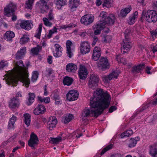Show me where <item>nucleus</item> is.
Wrapping results in <instances>:
<instances>
[{"label": "nucleus", "instance_id": "31", "mask_svg": "<svg viewBox=\"0 0 157 157\" xmlns=\"http://www.w3.org/2000/svg\"><path fill=\"white\" fill-rule=\"evenodd\" d=\"M73 81V79L72 78L66 76L63 80V82L64 85L70 86L72 83Z\"/></svg>", "mask_w": 157, "mask_h": 157}, {"label": "nucleus", "instance_id": "28", "mask_svg": "<svg viewBox=\"0 0 157 157\" xmlns=\"http://www.w3.org/2000/svg\"><path fill=\"white\" fill-rule=\"evenodd\" d=\"M144 67V64H140L137 66L133 67L132 71L133 73H139Z\"/></svg>", "mask_w": 157, "mask_h": 157}, {"label": "nucleus", "instance_id": "4", "mask_svg": "<svg viewBox=\"0 0 157 157\" xmlns=\"http://www.w3.org/2000/svg\"><path fill=\"white\" fill-rule=\"evenodd\" d=\"M17 8L15 4L10 3L4 8V14L7 17H10L11 15L14 14Z\"/></svg>", "mask_w": 157, "mask_h": 157}, {"label": "nucleus", "instance_id": "17", "mask_svg": "<svg viewBox=\"0 0 157 157\" xmlns=\"http://www.w3.org/2000/svg\"><path fill=\"white\" fill-rule=\"evenodd\" d=\"M57 123V120L55 117H50L47 123L48 128L50 130H52L53 128L55 127Z\"/></svg>", "mask_w": 157, "mask_h": 157}, {"label": "nucleus", "instance_id": "26", "mask_svg": "<svg viewBox=\"0 0 157 157\" xmlns=\"http://www.w3.org/2000/svg\"><path fill=\"white\" fill-rule=\"evenodd\" d=\"M115 17L114 15L110 14L105 19V21L108 25H112L113 24Z\"/></svg>", "mask_w": 157, "mask_h": 157}, {"label": "nucleus", "instance_id": "52", "mask_svg": "<svg viewBox=\"0 0 157 157\" xmlns=\"http://www.w3.org/2000/svg\"><path fill=\"white\" fill-rule=\"evenodd\" d=\"M100 16L103 19L105 20H105L106 17L107 16V13L105 12H102L100 14Z\"/></svg>", "mask_w": 157, "mask_h": 157}, {"label": "nucleus", "instance_id": "3", "mask_svg": "<svg viewBox=\"0 0 157 157\" xmlns=\"http://www.w3.org/2000/svg\"><path fill=\"white\" fill-rule=\"evenodd\" d=\"M141 20H145L148 22H156L157 21V14L153 10H143L142 12Z\"/></svg>", "mask_w": 157, "mask_h": 157}, {"label": "nucleus", "instance_id": "2", "mask_svg": "<svg viewBox=\"0 0 157 157\" xmlns=\"http://www.w3.org/2000/svg\"><path fill=\"white\" fill-rule=\"evenodd\" d=\"M13 63L16 69L15 70H11L7 71L3 80H5L6 82L8 85L15 86L18 80H20L28 87L30 83L28 78V68L25 67L21 60L14 61Z\"/></svg>", "mask_w": 157, "mask_h": 157}, {"label": "nucleus", "instance_id": "47", "mask_svg": "<svg viewBox=\"0 0 157 157\" xmlns=\"http://www.w3.org/2000/svg\"><path fill=\"white\" fill-rule=\"evenodd\" d=\"M66 0H57L56 4L62 6L66 4Z\"/></svg>", "mask_w": 157, "mask_h": 157}, {"label": "nucleus", "instance_id": "51", "mask_svg": "<svg viewBox=\"0 0 157 157\" xmlns=\"http://www.w3.org/2000/svg\"><path fill=\"white\" fill-rule=\"evenodd\" d=\"M111 36H110L106 35L105 36L104 38V42L105 43L110 42L111 40Z\"/></svg>", "mask_w": 157, "mask_h": 157}, {"label": "nucleus", "instance_id": "11", "mask_svg": "<svg viewBox=\"0 0 157 157\" xmlns=\"http://www.w3.org/2000/svg\"><path fill=\"white\" fill-rule=\"evenodd\" d=\"M90 50V44L88 42L84 41L81 43L80 51L82 54L88 53Z\"/></svg>", "mask_w": 157, "mask_h": 157}, {"label": "nucleus", "instance_id": "59", "mask_svg": "<svg viewBox=\"0 0 157 157\" xmlns=\"http://www.w3.org/2000/svg\"><path fill=\"white\" fill-rule=\"evenodd\" d=\"M94 40L93 43L92 44V45L93 47L94 46L97 42L98 40V38L97 37L94 36L93 38Z\"/></svg>", "mask_w": 157, "mask_h": 157}, {"label": "nucleus", "instance_id": "46", "mask_svg": "<svg viewBox=\"0 0 157 157\" xmlns=\"http://www.w3.org/2000/svg\"><path fill=\"white\" fill-rule=\"evenodd\" d=\"M38 75V74L37 71H35L33 72L32 77V80L33 82H34L37 80Z\"/></svg>", "mask_w": 157, "mask_h": 157}, {"label": "nucleus", "instance_id": "61", "mask_svg": "<svg viewBox=\"0 0 157 157\" xmlns=\"http://www.w3.org/2000/svg\"><path fill=\"white\" fill-rule=\"evenodd\" d=\"M48 63L50 64H51L52 63V56H48Z\"/></svg>", "mask_w": 157, "mask_h": 157}, {"label": "nucleus", "instance_id": "45", "mask_svg": "<svg viewBox=\"0 0 157 157\" xmlns=\"http://www.w3.org/2000/svg\"><path fill=\"white\" fill-rule=\"evenodd\" d=\"M34 2V0H28L26 3V7L28 8L31 9L32 6Z\"/></svg>", "mask_w": 157, "mask_h": 157}, {"label": "nucleus", "instance_id": "42", "mask_svg": "<svg viewBox=\"0 0 157 157\" xmlns=\"http://www.w3.org/2000/svg\"><path fill=\"white\" fill-rule=\"evenodd\" d=\"M113 145L110 144L104 148L101 151L100 153V155H103L106 151L111 149L113 148Z\"/></svg>", "mask_w": 157, "mask_h": 157}, {"label": "nucleus", "instance_id": "10", "mask_svg": "<svg viewBox=\"0 0 157 157\" xmlns=\"http://www.w3.org/2000/svg\"><path fill=\"white\" fill-rule=\"evenodd\" d=\"M94 19L89 15H86L82 17L80 20L81 23L85 25H87L93 21Z\"/></svg>", "mask_w": 157, "mask_h": 157}, {"label": "nucleus", "instance_id": "18", "mask_svg": "<svg viewBox=\"0 0 157 157\" xmlns=\"http://www.w3.org/2000/svg\"><path fill=\"white\" fill-rule=\"evenodd\" d=\"M46 111L45 106L42 105H38L33 111V113L35 115L43 114Z\"/></svg>", "mask_w": 157, "mask_h": 157}, {"label": "nucleus", "instance_id": "19", "mask_svg": "<svg viewBox=\"0 0 157 157\" xmlns=\"http://www.w3.org/2000/svg\"><path fill=\"white\" fill-rule=\"evenodd\" d=\"M101 55V49L100 48L95 47L93 50L92 58L94 61L97 60Z\"/></svg>", "mask_w": 157, "mask_h": 157}, {"label": "nucleus", "instance_id": "30", "mask_svg": "<svg viewBox=\"0 0 157 157\" xmlns=\"http://www.w3.org/2000/svg\"><path fill=\"white\" fill-rule=\"evenodd\" d=\"M138 15V12L136 11L134 14L129 17L128 22L130 25H132L134 23L135 20L136 18H137Z\"/></svg>", "mask_w": 157, "mask_h": 157}, {"label": "nucleus", "instance_id": "5", "mask_svg": "<svg viewBox=\"0 0 157 157\" xmlns=\"http://www.w3.org/2000/svg\"><path fill=\"white\" fill-rule=\"evenodd\" d=\"M123 43L121 45V51L123 53L129 52L132 46V44L129 38L126 37L123 40Z\"/></svg>", "mask_w": 157, "mask_h": 157}, {"label": "nucleus", "instance_id": "43", "mask_svg": "<svg viewBox=\"0 0 157 157\" xmlns=\"http://www.w3.org/2000/svg\"><path fill=\"white\" fill-rule=\"evenodd\" d=\"M42 27V24H40L38 27V30L36 33L35 35V36L38 39H40V34L41 32V29Z\"/></svg>", "mask_w": 157, "mask_h": 157}, {"label": "nucleus", "instance_id": "39", "mask_svg": "<svg viewBox=\"0 0 157 157\" xmlns=\"http://www.w3.org/2000/svg\"><path fill=\"white\" fill-rule=\"evenodd\" d=\"M73 118V115L72 114H70L68 115L65 117L63 122L64 123L66 124L70 121Z\"/></svg>", "mask_w": 157, "mask_h": 157}, {"label": "nucleus", "instance_id": "15", "mask_svg": "<svg viewBox=\"0 0 157 157\" xmlns=\"http://www.w3.org/2000/svg\"><path fill=\"white\" fill-rule=\"evenodd\" d=\"M118 75V73L115 71H113L108 75H104L102 77L103 81L105 82H108L113 78H117Z\"/></svg>", "mask_w": 157, "mask_h": 157}, {"label": "nucleus", "instance_id": "22", "mask_svg": "<svg viewBox=\"0 0 157 157\" xmlns=\"http://www.w3.org/2000/svg\"><path fill=\"white\" fill-rule=\"evenodd\" d=\"M26 52V48H21L15 54L16 58L17 59H21L25 55Z\"/></svg>", "mask_w": 157, "mask_h": 157}, {"label": "nucleus", "instance_id": "25", "mask_svg": "<svg viewBox=\"0 0 157 157\" xmlns=\"http://www.w3.org/2000/svg\"><path fill=\"white\" fill-rule=\"evenodd\" d=\"M66 69L68 72H74L77 69V66L72 63L68 64L66 66Z\"/></svg>", "mask_w": 157, "mask_h": 157}, {"label": "nucleus", "instance_id": "34", "mask_svg": "<svg viewBox=\"0 0 157 157\" xmlns=\"http://www.w3.org/2000/svg\"><path fill=\"white\" fill-rule=\"evenodd\" d=\"M41 47L38 45L36 47L33 48L31 50L32 53L34 55H37L41 49Z\"/></svg>", "mask_w": 157, "mask_h": 157}, {"label": "nucleus", "instance_id": "13", "mask_svg": "<svg viewBox=\"0 0 157 157\" xmlns=\"http://www.w3.org/2000/svg\"><path fill=\"white\" fill-rule=\"evenodd\" d=\"M48 1V0H41L38 2V5L42 13H44L48 10V7L47 5V3Z\"/></svg>", "mask_w": 157, "mask_h": 157}, {"label": "nucleus", "instance_id": "32", "mask_svg": "<svg viewBox=\"0 0 157 157\" xmlns=\"http://www.w3.org/2000/svg\"><path fill=\"white\" fill-rule=\"evenodd\" d=\"M133 132L132 130H129L122 133L120 136L121 138H123L125 137H128L132 135Z\"/></svg>", "mask_w": 157, "mask_h": 157}, {"label": "nucleus", "instance_id": "24", "mask_svg": "<svg viewBox=\"0 0 157 157\" xmlns=\"http://www.w3.org/2000/svg\"><path fill=\"white\" fill-rule=\"evenodd\" d=\"M132 8L131 6L122 9L120 11L119 16L120 17H125L127 14L130 12Z\"/></svg>", "mask_w": 157, "mask_h": 157}, {"label": "nucleus", "instance_id": "60", "mask_svg": "<svg viewBox=\"0 0 157 157\" xmlns=\"http://www.w3.org/2000/svg\"><path fill=\"white\" fill-rule=\"evenodd\" d=\"M97 29L95 30L94 33L95 35L100 34L101 33V30L100 28H96Z\"/></svg>", "mask_w": 157, "mask_h": 157}, {"label": "nucleus", "instance_id": "53", "mask_svg": "<svg viewBox=\"0 0 157 157\" xmlns=\"http://www.w3.org/2000/svg\"><path fill=\"white\" fill-rule=\"evenodd\" d=\"M48 19L49 20H53L54 19V17L53 14V13L52 10H51L49 12L48 14Z\"/></svg>", "mask_w": 157, "mask_h": 157}, {"label": "nucleus", "instance_id": "37", "mask_svg": "<svg viewBox=\"0 0 157 157\" xmlns=\"http://www.w3.org/2000/svg\"><path fill=\"white\" fill-rule=\"evenodd\" d=\"M106 22L105 20H103L102 21H100L99 23L95 25L96 28L103 29L105 26L106 24Z\"/></svg>", "mask_w": 157, "mask_h": 157}, {"label": "nucleus", "instance_id": "1", "mask_svg": "<svg viewBox=\"0 0 157 157\" xmlns=\"http://www.w3.org/2000/svg\"><path fill=\"white\" fill-rule=\"evenodd\" d=\"M109 95L104 93L102 89H98L94 92V97L90 98V109L85 108L83 111L82 116L84 117L94 116L96 117L102 113L105 109L110 105Z\"/></svg>", "mask_w": 157, "mask_h": 157}, {"label": "nucleus", "instance_id": "64", "mask_svg": "<svg viewBox=\"0 0 157 157\" xmlns=\"http://www.w3.org/2000/svg\"><path fill=\"white\" fill-rule=\"evenodd\" d=\"M151 33L152 36H156L157 35V28L155 31H151Z\"/></svg>", "mask_w": 157, "mask_h": 157}, {"label": "nucleus", "instance_id": "57", "mask_svg": "<svg viewBox=\"0 0 157 157\" xmlns=\"http://www.w3.org/2000/svg\"><path fill=\"white\" fill-rule=\"evenodd\" d=\"M130 32L131 30L129 29H127L126 30L124 33L125 38H126V37L128 38V35H129Z\"/></svg>", "mask_w": 157, "mask_h": 157}, {"label": "nucleus", "instance_id": "54", "mask_svg": "<svg viewBox=\"0 0 157 157\" xmlns=\"http://www.w3.org/2000/svg\"><path fill=\"white\" fill-rule=\"evenodd\" d=\"M149 104H147L145 106L142 108L139 111H137L136 113H137L135 114L134 115V117H136L137 114V113H139V112H141L143 111L144 110H145L147 108H148L149 107Z\"/></svg>", "mask_w": 157, "mask_h": 157}, {"label": "nucleus", "instance_id": "58", "mask_svg": "<svg viewBox=\"0 0 157 157\" xmlns=\"http://www.w3.org/2000/svg\"><path fill=\"white\" fill-rule=\"evenodd\" d=\"M72 27V25H65L61 26L60 27V29H66L68 28H70Z\"/></svg>", "mask_w": 157, "mask_h": 157}, {"label": "nucleus", "instance_id": "36", "mask_svg": "<svg viewBox=\"0 0 157 157\" xmlns=\"http://www.w3.org/2000/svg\"><path fill=\"white\" fill-rule=\"evenodd\" d=\"M16 120V117L13 116L10 119L8 124V127L10 128H12L14 127V124Z\"/></svg>", "mask_w": 157, "mask_h": 157}, {"label": "nucleus", "instance_id": "6", "mask_svg": "<svg viewBox=\"0 0 157 157\" xmlns=\"http://www.w3.org/2000/svg\"><path fill=\"white\" fill-rule=\"evenodd\" d=\"M99 80V78L97 75L95 74L91 75L88 82L89 88L93 90L96 88L98 86Z\"/></svg>", "mask_w": 157, "mask_h": 157}, {"label": "nucleus", "instance_id": "16", "mask_svg": "<svg viewBox=\"0 0 157 157\" xmlns=\"http://www.w3.org/2000/svg\"><path fill=\"white\" fill-rule=\"evenodd\" d=\"M149 153L153 157H157V142L149 146Z\"/></svg>", "mask_w": 157, "mask_h": 157}, {"label": "nucleus", "instance_id": "56", "mask_svg": "<svg viewBox=\"0 0 157 157\" xmlns=\"http://www.w3.org/2000/svg\"><path fill=\"white\" fill-rule=\"evenodd\" d=\"M116 109L117 107L115 106H112L109 108V112L110 113H111L114 111L116 110Z\"/></svg>", "mask_w": 157, "mask_h": 157}, {"label": "nucleus", "instance_id": "8", "mask_svg": "<svg viewBox=\"0 0 157 157\" xmlns=\"http://www.w3.org/2000/svg\"><path fill=\"white\" fill-rule=\"evenodd\" d=\"M79 94L77 91L74 90H70L67 94V97L68 100L72 101L77 100Z\"/></svg>", "mask_w": 157, "mask_h": 157}, {"label": "nucleus", "instance_id": "27", "mask_svg": "<svg viewBox=\"0 0 157 157\" xmlns=\"http://www.w3.org/2000/svg\"><path fill=\"white\" fill-rule=\"evenodd\" d=\"M72 44L71 41L69 40H67L66 43L67 53L68 54L67 56L70 58H71V55L72 54L71 48V46Z\"/></svg>", "mask_w": 157, "mask_h": 157}, {"label": "nucleus", "instance_id": "44", "mask_svg": "<svg viewBox=\"0 0 157 157\" xmlns=\"http://www.w3.org/2000/svg\"><path fill=\"white\" fill-rule=\"evenodd\" d=\"M103 7H109L112 5L111 0H103Z\"/></svg>", "mask_w": 157, "mask_h": 157}, {"label": "nucleus", "instance_id": "40", "mask_svg": "<svg viewBox=\"0 0 157 157\" xmlns=\"http://www.w3.org/2000/svg\"><path fill=\"white\" fill-rule=\"evenodd\" d=\"M136 143V138H132L129 140L128 146L130 147H133L135 146Z\"/></svg>", "mask_w": 157, "mask_h": 157}, {"label": "nucleus", "instance_id": "55", "mask_svg": "<svg viewBox=\"0 0 157 157\" xmlns=\"http://www.w3.org/2000/svg\"><path fill=\"white\" fill-rule=\"evenodd\" d=\"M151 48L154 53L157 51V45H151Z\"/></svg>", "mask_w": 157, "mask_h": 157}, {"label": "nucleus", "instance_id": "62", "mask_svg": "<svg viewBox=\"0 0 157 157\" xmlns=\"http://www.w3.org/2000/svg\"><path fill=\"white\" fill-rule=\"evenodd\" d=\"M6 65V64L3 61L0 62V68H3Z\"/></svg>", "mask_w": 157, "mask_h": 157}, {"label": "nucleus", "instance_id": "50", "mask_svg": "<svg viewBox=\"0 0 157 157\" xmlns=\"http://www.w3.org/2000/svg\"><path fill=\"white\" fill-rule=\"evenodd\" d=\"M116 59L118 62H121V63H123L124 64H126V61L125 62H123V60H125V59L123 58H121V56H117L116 57Z\"/></svg>", "mask_w": 157, "mask_h": 157}, {"label": "nucleus", "instance_id": "41", "mask_svg": "<svg viewBox=\"0 0 157 157\" xmlns=\"http://www.w3.org/2000/svg\"><path fill=\"white\" fill-rule=\"evenodd\" d=\"M29 102H28V105H30L33 103L34 100L35 95L33 93H29Z\"/></svg>", "mask_w": 157, "mask_h": 157}, {"label": "nucleus", "instance_id": "7", "mask_svg": "<svg viewBox=\"0 0 157 157\" xmlns=\"http://www.w3.org/2000/svg\"><path fill=\"white\" fill-rule=\"evenodd\" d=\"M109 64L107 59L103 57H101L98 63V66L100 69L103 71L109 68Z\"/></svg>", "mask_w": 157, "mask_h": 157}, {"label": "nucleus", "instance_id": "38", "mask_svg": "<svg viewBox=\"0 0 157 157\" xmlns=\"http://www.w3.org/2000/svg\"><path fill=\"white\" fill-rule=\"evenodd\" d=\"M29 40V37L26 35H24L20 40V43L21 44H24L28 42Z\"/></svg>", "mask_w": 157, "mask_h": 157}, {"label": "nucleus", "instance_id": "21", "mask_svg": "<svg viewBox=\"0 0 157 157\" xmlns=\"http://www.w3.org/2000/svg\"><path fill=\"white\" fill-rule=\"evenodd\" d=\"M55 47V51L53 52V55L56 57H60L62 54L61 46L58 44H56L54 45Z\"/></svg>", "mask_w": 157, "mask_h": 157}, {"label": "nucleus", "instance_id": "33", "mask_svg": "<svg viewBox=\"0 0 157 157\" xmlns=\"http://www.w3.org/2000/svg\"><path fill=\"white\" fill-rule=\"evenodd\" d=\"M62 138L61 137H58L56 138H51V140L49 142L51 144H56L61 141Z\"/></svg>", "mask_w": 157, "mask_h": 157}, {"label": "nucleus", "instance_id": "63", "mask_svg": "<svg viewBox=\"0 0 157 157\" xmlns=\"http://www.w3.org/2000/svg\"><path fill=\"white\" fill-rule=\"evenodd\" d=\"M50 98L49 97L44 98V102L46 103H48L50 101Z\"/></svg>", "mask_w": 157, "mask_h": 157}, {"label": "nucleus", "instance_id": "29", "mask_svg": "<svg viewBox=\"0 0 157 157\" xmlns=\"http://www.w3.org/2000/svg\"><path fill=\"white\" fill-rule=\"evenodd\" d=\"M80 0H69L70 6L71 9L77 8L79 4Z\"/></svg>", "mask_w": 157, "mask_h": 157}, {"label": "nucleus", "instance_id": "12", "mask_svg": "<svg viewBox=\"0 0 157 157\" xmlns=\"http://www.w3.org/2000/svg\"><path fill=\"white\" fill-rule=\"evenodd\" d=\"M78 74L80 79H84L86 78L87 75V70L84 66L80 65Z\"/></svg>", "mask_w": 157, "mask_h": 157}, {"label": "nucleus", "instance_id": "9", "mask_svg": "<svg viewBox=\"0 0 157 157\" xmlns=\"http://www.w3.org/2000/svg\"><path fill=\"white\" fill-rule=\"evenodd\" d=\"M38 142V139L37 136L34 133L31 134L30 139L28 141V144L29 146L34 148V146L37 144Z\"/></svg>", "mask_w": 157, "mask_h": 157}, {"label": "nucleus", "instance_id": "48", "mask_svg": "<svg viewBox=\"0 0 157 157\" xmlns=\"http://www.w3.org/2000/svg\"><path fill=\"white\" fill-rule=\"evenodd\" d=\"M57 29L54 27V28L51 30L49 31L48 35L47 36L48 37V38H50L52 36V35L54 33H55L57 32Z\"/></svg>", "mask_w": 157, "mask_h": 157}, {"label": "nucleus", "instance_id": "14", "mask_svg": "<svg viewBox=\"0 0 157 157\" xmlns=\"http://www.w3.org/2000/svg\"><path fill=\"white\" fill-rule=\"evenodd\" d=\"M31 21H23L19 24L21 27L25 30H29L32 28L33 24Z\"/></svg>", "mask_w": 157, "mask_h": 157}, {"label": "nucleus", "instance_id": "23", "mask_svg": "<svg viewBox=\"0 0 157 157\" xmlns=\"http://www.w3.org/2000/svg\"><path fill=\"white\" fill-rule=\"evenodd\" d=\"M15 34L13 32L11 31L6 32L4 35V38L7 40H11L14 36Z\"/></svg>", "mask_w": 157, "mask_h": 157}, {"label": "nucleus", "instance_id": "20", "mask_svg": "<svg viewBox=\"0 0 157 157\" xmlns=\"http://www.w3.org/2000/svg\"><path fill=\"white\" fill-rule=\"evenodd\" d=\"M19 104V100L17 98H13L10 100L9 102L10 107L13 109L17 107Z\"/></svg>", "mask_w": 157, "mask_h": 157}, {"label": "nucleus", "instance_id": "49", "mask_svg": "<svg viewBox=\"0 0 157 157\" xmlns=\"http://www.w3.org/2000/svg\"><path fill=\"white\" fill-rule=\"evenodd\" d=\"M48 20L49 19L46 17L43 18V21L44 24L46 26H50L52 25V23L49 21Z\"/></svg>", "mask_w": 157, "mask_h": 157}, {"label": "nucleus", "instance_id": "35", "mask_svg": "<svg viewBox=\"0 0 157 157\" xmlns=\"http://www.w3.org/2000/svg\"><path fill=\"white\" fill-rule=\"evenodd\" d=\"M24 116L25 118V123L27 125V126H29L30 124L31 121L30 116L28 114H25L24 115Z\"/></svg>", "mask_w": 157, "mask_h": 157}]
</instances>
